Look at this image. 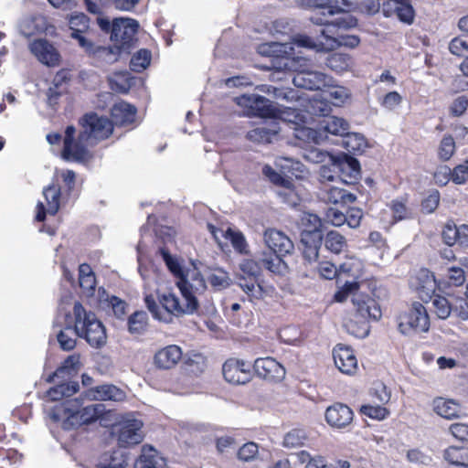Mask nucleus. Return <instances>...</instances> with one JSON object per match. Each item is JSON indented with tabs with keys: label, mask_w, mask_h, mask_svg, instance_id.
Segmentation results:
<instances>
[{
	"label": "nucleus",
	"mask_w": 468,
	"mask_h": 468,
	"mask_svg": "<svg viewBox=\"0 0 468 468\" xmlns=\"http://www.w3.org/2000/svg\"><path fill=\"white\" fill-rule=\"evenodd\" d=\"M162 258L169 271L178 279L176 282L180 296L165 291L166 281L160 273L151 275L142 273L144 299L153 317L163 323L172 322L173 316L189 315L196 313L199 306L197 293L207 288L201 272L196 267L186 268L177 258L166 250L161 251Z\"/></svg>",
	"instance_id": "f257e3e1"
},
{
	"label": "nucleus",
	"mask_w": 468,
	"mask_h": 468,
	"mask_svg": "<svg viewBox=\"0 0 468 468\" xmlns=\"http://www.w3.org/2000/svg\"><path fill=\"white\" fill-rule=\"evenodd\" d=\"M348 298L363 319H377L380 314L378 306V280L363 273L360 280L346 281L340 284L334 294V301L345 303Z\"/></svg>",
	"instance_id": "f03ea898"
},
{
	"label": "nucleus",
	"mask_w": 468,
	"mask_h": 468,
	"mask_svg": "<svg viewBox=\"0 0 468 468\" xmlns=\"http://www.w3.org/2000/svg\"><path fill=\"white\" fill-rule=\"evenodd\" d=\"M325 87L327 90L323 91V95L326 96L330 101L324 100L322 95H317L313 99H310L305 94L296 97L292 90L284 92L278 88L267 85L258 86L257 89L262 92L272 93L273 97L277 99H296L299 101L300 106L304 108V112H308L311 114H325L330 112L331 104L335 106H342L350 99L349 90L343 86L332 85L330 83L329 86Z\"/></svg>",
	"instance_id": "7ed1b4c3"
},
{
	"label": "nucleus",
	"mask_w": 468,
	"mask_h": 468,
	"mask_svg": "<svg viewBox=\"0 0 468 468\" xmlns=\"http://www.w3.org/2000/svg\"><path fill=\"white\" fill-rule=\"evenodd\" d=\"M102 411L103 406L101 404L82 407L80 400L69 399L56 405L49 417L63 429L70 430L95 421Z\"/></svg>",
	"instance_id": "20e7f679"
},
{
	"label": "nucleus",
	"mask_w": 468,
	"mask_h": 468,
	"mask_svg": "<svg viewBox=\"0 0 468 468\" xmlns=\"http://www.w3.org/2000/svg\"><path fill=\"white\" fill-rule=\"evenodd\" d=\"M73 314L75 334L84 338L92 347H101L106 344L107 335L102 323L91 312H87L77 302H67Z\"/></svg>",
	"instance_id": "39448f33"
},
{
	"label": "nucleus",
	"mask_w": 468,
	"mask_h": 468,
	"mask_svg": "<svg viewBox=\"0 0 468 468\" xmlns=\"http://www.w3.org/2000/svg\"><path fill=\"white\" fill-rule=\"evenodd\" d=\"M112 434L120 447L129 448L140 444L145 437L141 414L135 411L119 414L112 426Z\"/></svg>",
	"instance_id": "423d86ee"
},
{
	"label": "nucleus",
	"mask_w": 468,
	"mask_h": 468,
	"mask_svg": "<svg viewBox=\"0 0 468 468\" xmlns=\"http://www.w3.org/2000/svg\"><path fill=\"white\" fill-rule=\"evenodd\" d=\"M258 264L252 260H244L239 263L236 274L237 283L250 301L264 300L271 297L274 288L259 281L257 278Z\"/></svg>",
	"instance_id": "0eeeda50"
},
{
	"label": "nucleus",
	"mask_w": 468,
	"mask_h": 468,
	"mask_svg": "<svg viewBox=\"0 0 468 468\" xmlns=\"http://www.w3.org/2000/svg\"><path fill=\"white\" fill-rule=\"evenodd\" d=\"M69 27L71 30L70 37L76 40L80 48L89 54H99L106 62H113L118 58L119 48H97L95 45L84 37L90 28V21L88 16L80 12H73L67 16Z\"/></svg>",
	"instance_id": "6e6552de"
},
{
	"label": "nucleus",
	"mask_w": 468,
	"mask_h": 468,
	"mask_svg": "<svg viewBox=\"0 0 468 468\" xmlns=\"http://www.w3.org/2000/svg\"><path fill=\"white\" fill-rule=\"evenodd\" d=\"M303 110L286 107L279 113L278 120L282 121L284 124L291 126L296 139L305 144H318L325 139V135L321 131H316L306 124L312 120L310 112H306L308 115L302 114Z\"/></svg>",
	"instance_id": "1a4fd4ad"
},
{
	"label": "nucleus",
	"mask_w": 468,
	"mask_h": 468,
	"mask_svg": "<svg viewBox=\"0 0 468 468\" xmlns=\"http://www.w3.org/2000/svg\"><path fill=\"white\" fill-rule=\"evenodd\" d=\"M264 241L272 254L263 253L260 261L271 272H280L283 265L282 256L292 251L293 249L292 242L283 232L274 229L265 231Z\"/></svg>",
	"instance_id": "9d476101"
},
{
	"label": "nucleus",
	"mask_w": 468,
	"mask_h": 468,
	"mask_svg": "<svg viewBox=\"0 0 468 468\" xmlns=\"http://www.w3.org/2000/svg\"><path fill=\"white\" fill-rule=\"evenodd\" d=\"M303 35L294 37L291 43H263L258 47V53L264 57H271L273 58V68L277 70H286L287 69L294 68L295 56L300 54V48H303L299 46L297 38Z\"/></svg>",
	"instance_id": "9b49d317"
},
{
	"label": "nucleus",
	"mask_w": 468,
	"mask_h": 468,
	"mask_svg": "<svg viewBox=\"0 0 468 468\" xmlns=\"http://www.w3.org/2000/svg\"><path fill=\"white\" fill-rule=\"evenodd\" d=\"M63 144L62 157L78 162L89 160L91 157L90 149L94 146L82 129L78 132L73 126L67 127Z\"/></svg>",
	"instance_id": "f8f14e48"
},
{
	"label": "nucleus",
	"mask_w": 468,
	"mask_h": 468,
	"mask_svg": "<svg viewBox=\"0 0 468 468\" xmlns=\"http://www.w3.org/2000/svg\"><path fill=\"white\" fill-rule=\"evenodd\" d=\"M263 175L277 186L276 193L281 200L291 206H297L304 193L301 183L293 181L290 177H284L276 172L271 166L265 165L262 169Z\"/></svg>",
	"instance_id": "ddd939ff"
},
{
	"label": "nucleus",
	"mask_w": 468,
	"mask_h": 468,
	"mask_svg": "<svg viewBox=\"0 0 468 468\" xmlns=\"http://www.w3.org/2000/svg\"><path fill=\"white\" fill-rule=\"evenodd\" d=\"M289 70L295 71L292 82L298 88L307 90H321L329 86L332 79L323 72L310 69L306 65V61L300 57V54L295 56L294 68L288 69Z\"/></svg>",
	"instance_id": "4468645a"
},
{
	"label": "nucleus",
	"mask_w": 468,
	"mask_h": 468,
	"mask_svg": "<svg viewBox=\"0 0 468 468\" xmlns=\"http://www.w3.org/2000/svg\"><path fill=\"white\" fill-rule=\"evenodd\" d=\"M235 102L248 116H260L278 120L282 109L276 107L266 98L257 94H244L235 98Z\"/></svg>",
	"instance_id": "2eb2a0df"
},
{
	"label": "nucleus",
	"mask_w": 468,
	"mask_h": 468,
	"mask_svg": "<svg viewBox=\"0 0 468 468\" xmlns=\"http://www.w3.org/2000/svg\"><path fill=\"white\" fill-rule=\"evenodd\" d=\"M399 329L407 335L428 332L430 318L423 304L413 303L409 310L399 316Z\"/></svg>",
	"instance_id": "dca6fc26"
},
{
	"label": "nucleus",
	"mask_w": 468,
	"mask_h": 468,
	"mask_svg": "<svg viewBox=\"0 0 468 468\" xmlns=\"http://www.w3.org/2000/svg\"><path fill=\"white\" fill-rule=\"evenodd\" d=\"M80 124L84 134L94 145L98 142L109 138L113 131V125L110 119L96 113L86 114Z\"/></svg>",
	"instance_id": "f3484780"
},
{
	"label": "nucleus",
	"mask_w": 468,
	"mask_h": 468,
	"mask_svg": "<svg viewBox=\"0 0 468 468\" xmlns=\"http://www.w3.org/2000/svg\"><path fill=\"white\" fill-rule=\"evenodd\" d=\"M29 52L41 64L47 67H58L61 56L55 45L46 38H35L27 45Z\"/></svg>",
	"instance_id": "a211bd4d"
},
{
	"label": "nucleus",
	"mask_w": 468,
	"mask_h": 468,
	"mask_svg": "<svg viewBox=\"0 0 468 468\" xmlns=\"http://www.w3.org/2000/svg\"><path fill=\"white\" fill-rule=\"evenodd\" d=\"M360 40L356 36H338L326 37L325 40L319 39L317 42L314 41L307 36H302L297 38L299 46L306 47V48L315 49L317 51H329L335 49L338 46H346L348 48H355L358 46Z\"/></svg>",
	"instance_id": "6ab92c4d"
},
{
	"label": "nucleus",
	"mask_w": 468,
	"mask_h": 468,
	"mask_svg": "<svg viewBox=\"0 0 468 468\" xmlns=\"http://www.w3.org/2000/svg\"><path fill=\"white\" fill-rule=\"evenodd\" d=\"M56 324L65 326L58 334V341L64 350H71L76 346L74 322L70 316V304L62 303L59 309V314L57 317Z\"/></svg>",
	"instance_id": "aec40b11"
},
{
	"label": "nucleus",
	"mask_w": 468,
	"mask_h": 468,
	"mask_svg": "<svg viewBox=\"0 0 468 468\" xmlns=\"http://www.w3.org/2000/svg\"><path fill=\"white\" fill-rule=\"evenodd\" d=\"M18 27L21 35L26 37L37 34H45L50 37L57 36L56 27L43 15L25 16L19 22Z\"/></svg>",
	"instance_id": "412c9836"
},
{
	"label": "nucleus",
	"mask_w": 468,
	"mask_h": 468,
	"mask_svg": "<svg viewBox=\"0 0 468 468\" xmlns=\"http://www.w3.org/2000/svg\"><path fill=\"white\" fill-rule=\"evenodd\" d=\"M186 268L196 267L201 272L204 281H207L209 284L218 291L229 288L232 283L229 273L220 267H207L201 262H189L184 264Z\"/></svg>",
	"instance_id": "4be33fe9"
},
{
	"label": "nucleus",
	"mask_w": 468,
	"mask_h": 468,
	"mask_svg": "<svg viewBox=\"0 0 468 468\" xmlns=\"http://www.w3.org/2000/svg\"><path fill=\"white\" fill-rule=\"evenodd\" d=\"M329 161L332 165L337 168V177L345 184H352L356 181L360 175V165L356 159L341 154L330 155Z\"/></svg>",
	"instance_id": "5701e85b"
},
{
	"label": "nucleus",
	"mask_w": 468,
	"mask_h": 468,
	"mask_svg": "<svg viewBox=\"0 0 468 468\" xmlns=\"http://www.w3.org/2000/svg\"><path fill=\"white\" fill-rule=\"evenodd\" d=\"M139 28V23L130 17H119L112 20L111 39L121 48L128 46L134 38Z\"/></svg>",
	"instance_id": "b1692460"
},
{
	"label": "nucleus",
	"mask_w": 468,
	"mask_h": 468,
	"mask_svg": "<svg viewBox=\"0 0 468 468\" xmlns=\"http://www.w3.org/2000/svg\"><path fill=\"white\" fill-rule=\"evenodd\" d=\"M208 229L222 250L228 248L229 243H230L234 250L239 253L248 252V244L244 235L239 230L231 228L219 229L210 225L208 226Z\"/></svg>",
	"instance_id": "393cba45"
},
{
	"label": "nucleus",
	"mask_w": 468,
	"mask_h": 468,
	"mask_svg": "<svg viewBox=\"0 0 468 468\" xmlns=\"http://www.w3.org/2000/svg\"><path fill=\"white\" fill-rule=\"evenodd\" d=\"M410 287L426 301L431 299L437 289V282L432 272L427 269H420L410 280Z\"/></svg>",
	"instance_id": "a878e982"
},
{
	"label": "nucleus",
	"mask_w": 468,
	"mask_h": 468,
	"mask_svg": "<svg viewBox=\"0 0 468 468\" xmlns=\"http://www.w3.org/2000/svg\"><path fill=\"white\" fill-rule=\"evenodd\" d=\"M45 203L39 201L37 205L36 219L43 221L46 215H55L60 204V190L54 182L43 189Z\"/></svg>",
	"instance_id": "bb28decb"
},
{
	"label": "nucleus",
	"mask_w": 468,
	"mask_h": 468,
	"mask_svg": "<svg viewBox=\"0 0 468 468\" xmlns=\"http://www.w3.org/2000/svg\"><path fill=\"white\" fill-rule=\"evenodd\" d=\"M222 372L226 381L231 384H245L251 378L250 365L236 358L227 360Z\"/></svg>",
	"instance_id": "cd10ccee"
},
{
	"label": "nucleus",
	"mask_w": 468,
	"mask_h": 468,
	"mask_svg": "<svg viewBox=\"0 0 468 468\" xmlns=\"http://www.w3.org/2000/svg\"><path fill=\"white\" fill-rule=\"evenodd\" d=\"M311 20L314 24L325 26V28L322 31V40H325L326 37L338 36L337 30L352 28L357 24L356 19L348 13L342 14L341 16L335 18L334 21H328L320 16H312Z\"/></svg>",
	"instance_id": "c85d7f7f"
},
{
	"label": "nucleus",
	"mask_w": 468,
	"mask_h": 468,
	"mask_svg": "<svg viewBox=\"0 0 468 468\" xmlns=\"http://www.w3.org/2000/svg\"><path fill=\"white\" fill-rule=\"evenodd\" d=\"M253 367L259 377L270 381H281L286 373L282 365L270 356L257 358Z\"/></svg>",
	"instance_id": "c756f323"
},
{
	"label": "nucleus",
	"mask_w": 468,
	"mask_h": 468,
	"mask_svg": "<svg viewBox=\"0 0 468 468\" xmlns=\"http://www.w3.org/2000/svg\"><path fill=\"white\" fill-rule=\"evenodd\" d=\"M182 349L176 345H169L158 349L153 356V365L160 370H170L182 359Z\"/></svg>",
	"instance_id": "7c9ffc66"
},
{
	"label": "nucleus",
	"mask_w": 468,
	"mask_h": 468,
	"mask_svg": "<svg viewBox=\"0 0 468 468\" xmlns=\"http://www.w3.org/2000/svg\"><path fill=\"white\" fill-rule=\"evenodd\" d=\"M335 367L346 375H354L357 370V359L354 351L344 345H337L333 349Z\"/></svg>",
	"instance_id": "2f4dec72"
},
{
	"label": "nucleus",
	"mask_w": 468,
	"mask_h": 468,
	"mask_svg": "<svg viewBox=\"0 0 468 468\" xmlns=\"http://www.w3.org/2000/svg\"><path fill=\"white\" fill-rule=\"evenodd\" d=\"M322 221L315 214L304 212L300 219L301 241L308 244L313 238L314 242L322 241Z\"/></svg>",
	"instance_id": "473e14b6"
},
{
	"label": "nucleus",
	"mask_w": 468,
	"mask_h": 468,
	"mask_svg": "<svg viewBox=\"0 0 468 468\" xmlns=\"http://www.w3.org/2000/svg\"><path fill=\"white\" fill-rule=\"evenodd\" d=\"M324 417L331 427L343 429L352 422L354 413L348 406L335 403L326 409Z\"/></svg>",
	"instance_id": "72a5a7b5"
},
{
	"label": "nucleus",
	"mask_w": 468,
	"mask_h": 468,
	"mask_svg": "<svg viewBox=\"0 0 468 468\" xmlns=\"http://www.w3.org/2000/svg\"><path fill=\"white\" fill-rule=\"evenodd\" d=\"M360 265V261L356 259H350L341 264L338 269L329 261H322L319 263L318 272L322 278L327 280L334 279L335 277L342 274L355 276V271L357 270Z\"/></svg>",
	"instance_id": "f704fd0d"
},
{
	"label": "nucleus",
	"mask_w": 468,
	"mask_h": 468,
	"mask_svg": "<svg viewBox=\"0 0 468 468\" xmlns=\"http://www.w3.org/2000/svg\"><path fill=\"white\" fill-rule=\"evenodd\" d=\"M87 396L93 400H111L115 402L124 401L127 398L125 390L112 384H103L91 388L87 391Z\"/></svg>",
	"instance_id": "c9c22d12"
},
{
	"label": "nucleus",
	"mask_w": 468,
	"mask_h": 468,
	"mask_svg": "<svg viewBox=\"0 0 468 468\" xmlns=\"http://www.w3.org/2000/svg\"><path fill=\"white\" fill-rule=\"evenodd\" d=\"M134 468H167L165 458L153 446L145 444L134 463Z\"/></svg>",
	"instance_id": "e433bc0d"
},
{
	"label": "nucleus",
	"mask_w": 468,
	"mask_h": 468,
	"mask_svg": "<svg viewBox=\"0 0 468 468\" xmlns=\"http://www.w3.org/2000/svg\"><path fill=\"white\" fill-rule=\"evenodd\" d=\"M393 12L397 14L399 21L411 25L415 19V11L410 0H389L383 8L385 16H388Z\"/></svg>",
	"instance_id": "4c0bfd02"
},
{
	"label": "nucleus",
	"mask_w": 468,
	"mask_h": 468,
	"mask_svg": "<svg viewBox=\"0 0 468 468\" xmlns=\"http://www.w3.org/2000/svg\"><path fill=\"white\" fill-rule=\"evenodd\" d=\"M441 236L445 244L449 246L458 244L468 247V225L456 226L453 223H447L443 227Z\"/></svg>",
	"instance_id": "58836bf2"
},
{
	"label": "nucleus",
	"mask_w": 468,
	"mask_h": 468,
	"mask_svg": "<svg viewBox=\"0 0 468 468\" xmlns=\"http://www.w3.org/2000/svg\"><path fill=\"white\" fill-rule=\"evenodd\" d=\"M281 130L282 128L279 126V123L271 122L268 126L257 127L250 131L247 137L249 140L255 143H271L277 137Z\"/></svg>",
	"instance_id": "ea45409f"
},
{
	"label": "nucleus",
	"mask_w": 468,
	"mask_h": 468,
	"mask_svg": "<svg viewBox=\"0 0 468 468\" xmlns=\"http://www.w3.org/2000/svg\"><path fill=\"white\" fill-rule=\"evenodd\" d=\"M432 408L436 414L447 420L459 417L460 406L453 399L436 398L432 401Z\"/></svg>",
	"instance_id": "a19ab883"
},
{
	"label": "nucleus",
	"mask_w": 468,
	"mask_h": 468,
	"mask_svg": "<svg viewBox=\"0 0 468 468\" xmlns=\"http://www.w3.org/2000/svg\"><path fill=\"white\" fill-rule=\"evenodd\" d=\"M112 116L116 124L128 125L135 121L136 109L129 103L121 101L112 107Z\"/></svg>",
	"instance_id": "79ce46f5"
},
{
	"label": "nucleus",
	"mask_w": 468,
	"mask_h": 468,
	"mask_svg": "<svg viewBox=\"0 0 468 468\" xmlns=\"http://www.w3.org/2000/svg\"><path fill=\"white\" fill-rule=\"evenodd\" d=\"M321 131L324 135L325 133L333 135L344 136L349 130V124L342 118L329 116L321 122Z\"/></svg>",
	"instance_id": "37998d69"
},
{
	"label": "nucleus",
	"mask_w": 468,
	"mask_h": 468,
	"mask_svg": "<svg viewBox=\"0 0 468 468\" xmlns=\"http://www.w3.org/2000/svg\"><path fill=\"white\" fill-rule=\"evenodd\" d=\"M335 0H299L300 5L305 7H318L327 10V15L334 16L345 10V7L349 6L347 0H342V5H335Z\"/></svg>",
	"instance_id": "c03bdc74"
},
{
	"label": "nucleus",
	"mask_w": 468,
	"mask_h": 468,
	"mask_svg": "<svg viewBox=\"0 0 468 468\" xmlns=\"http://www.w3.org/2000/svg\"><path fill=\"white\" fill-rule=\"evenodd\" d=\"M80 286L87 296L93 294L96 280L90 265L81 264L79 268Z\"/></svg>",
	"instance_id": "a18cd8bd"
},
{
	"label": "nucleus",
	"mask_w": 468,
	"mask_h": 468,
	"mask_svg": "<svg viewBox=\"0 0 468 468\" xmlns=\"http://www.w3.org/2000/svg\"><path fill=\"white\" fill-rule=\"evenodd\" d=\"M108 80L111 89L121 93H125L130 90L133 80L127 71L114 72Z\"/></svg>",
	"instance_id": "49530a36"
},
{
	"label": "nucleus",
	"mask_w": 468,
	"mask_h": 468,
	"mask_svg": "<svg viewBox=\"0 0 468 468\" xmlns=\"http://www.w3.org/2000/svg\"><path fill=\"white\" fill-rule=\"evenodd\" d=\"M324 199L335 205H343L354 202L356 197L353 194L348 193L343 188L331 186L326 189Z\"/></svg>",
	"instance_id": "de8ad7c7"
},
{
	"label": "nucleus",
	"mask_w": 468,
	"mask_h": 468,
	"mask_svg": "<svg viewBox=\"0 0 468 468\" xmlns=\"http://www.w3.org/2000/svg\"><path fill=\"white\" fill-rule=\"evenodd\" d=\"M80 367V360L79 355L69 356L62 364V366L49 378L48 381L54 378L69 377L78 372Z\"/></svg>",
	"instance_id": "09e8293b"
},
{
	"label": "nucleus",
	"mask_w": 468,
	"mask_h": 468,
	"mask_svg": "<svg viewBox=\"0 0 468 468\" xmlns=\"http://www.w3.org/2000/svg\"><path fill=\"white\" fill-rule=\"evenodd\" d=\"M147 324V314L144 311L135 312L128 319V330L133 335H141L146 330Z\"/></svg>",
	"instance_id": "8fccbe9b"
},
{
	"label": "nucleus",
	"mask_w": 468,
	"mask_h": 468,
	"mask_svg": "<svg viewBox=\"0 0 468 468\" xmlns=\"http://www.w3.org/2000/svg\"><path fill=\"white\" fill-rule=\"evenodd\" d=\"M79 385L76 382L65 383L50 388L47 396L51 400H58L63 397H69L78 391Z\"/></svg>",
	"instance_id": "3c124183"
},
{
	"label": "nucleus",
	"mask_w": 468,
	"mask_h": 468,
	"mask_svg": "<svg viewBox=\"0 0 468 468\" xmlns=\"http://www.w3.org/2000/svg\"><path fill=\"white\" fill-rule=\"evenodd\" d=\"M306 441L307 435L303 430L293 429L284 435L282 444L286 448H296L303 446Z\"/></svg>",
	"instance_id": "603ef678"
},
{
	"label": "nucleus",
	"mask_w": 468,
	"mask_h": 468,
	"mask_svg": "<svg viewBox=\"0 0 468 468\" xmlns=\"http://www.w3.org/2000/svg\"><path fill=\"white\" fill-rule=\"evenodd\" d=\"M100 303L101 308H111L114 315L118 318H122L126 310V304L123 301L120 300L117 297L112 296L111 298L107 295L104 298V292H102V296L100 300Z\"/></svg>",
	"instance_id": "864d4df0"
},
{
	"label": "nucleus",
	"mask_w": 468,
	"mask_h": 468,
	"mask_svg": "<svg viewBox=\"0 0 468 468\" xmlns=\"http://www.w3.org/2000/svg\"><path fill=\"white\" fill-rule=\"evenodd\" d=\"M324 245L327 250L334 253H340L346 247V241L344 236L336 231H330L324 239Z\"/></svg>",
	"instance_id": "5fc2aeb1"
},
{
	"label": "nucleus",
	"mask_w": 468,
	"mask_h": 468,
	"mask_svg": "<svg viewBox=\"0 0 468 468\" xmlns=\"http://www.w3.org/2000/svg\"><path fill=\"white\" fill-rule=\"evenodd\" d=\"M343 140V145L347 151L353 153L362 152L367 147V142L363 135L359 133H348L345 134Z\"/></svg>",
	"instance_id": "6e6d98bb"
},
{
	"label": "nucleus",
	"mask_w": 468,
	"mask_h": 468,
	"mask_svg": "<svg viewBox=\"0 0 468 468\" xmlns=\"http://www.w3.org/2000/svg\"><path fill=\"white\" fill-rule=\"evenodd\" d=\"M275 165L281 170L284 177H289L287 174H291L298 177L296 172L301 171L302 165L293 159L287 157H279L275 161Z\"/></svg>",
	"instance_id": "4d7b16f0"
},
{
	"label": "nucleus",
	"mask_w": 468,
	"mask_h": 468,
	"mask_svg": "<svg viewBox=\"0 0 468 468\" xmlns=\"http://www.w3.org/2000/svg\"><path fill=\"white\" fill-rule=\"evenodd\" d=\"M351 59L347 55L335 53L327 58V66L336 71L343 72L351 67Z\"/></svg>",
	"instance_id": "13d9d810"
},
{
	"label": "nucleus",
	"mask_w": 468,
	"mask_h": 468,
	"mask_svg": "<svg viewBox=\"0 0 468 468\" xmlns=\"http://www.w3.org/2000/svg\"><path fill=\"white\" fill-rule=\"evenodd\" d=\"M455 142L451 135H445L440 142L438 156L442 161H448L455 153Z\"/></svg>",
	"instance_id": "bf43d9fd"
},
{
	"label": "nucleus",
	"mask_w": 468,
	"mask_h": 468,
	"mask_svg": "<svg viewBox=\"0 0 468 468\" xmlns=\"http://www.w3.org/2000/svg\"><path fill=\"white\" fill-rule=\"evenodd\" d=\"M259 454V446L253 441L244 443L238 451V459L242 462H252Z\"/></svg>",
	"instance_id": "052dcab7"
},
{
	"label": "nucleus",
	"mask_w": 468,
	"mask_h": 468,
	"mask_svg": "<svg viewBox=\"0 0 468 468\" xmlns=\"http://www.w3.org/2000/svg\"><path fill=\"white\" fill-rule=\"evenodd\" d=\"M151 60V54L145 49L139 50L131 59V68L134 71H142L146 69Z\"/></svg>",
	"instance_id": "680f3d73"
},
{
	"label": "nucleus",
	"mask_w": 468,
	"mask_h": 468,
	"mask_svg": "<svg viewBox=\"0 0 468 468\" xmlns=\"http://www.w3.org/2000/svg\"><path fill=\"white\" fill-rule=\"evenodd\" d=\"M432 305L439 318L446 319L451 314L452 306L445 297L436 295L432 300Z\"/></svg>",
	"instance_id": "e2e57ef3"
},
{
	"label": "nucleus",
	"mask_w": 468,
	"mask_h": 468,
	"mask_svg": "<svg viewBox=\"0 0 468 468\" xmlns=\"http://www.w3.org/2000/svg\"><path fill=\"white\" fill-rule=\"evenodd\" d=\"M449 50L455 56H463L468 52V36L457 37L449 44Z\"/></svg>",
	"instance_id": "0e129e2a"
},
{
	"label": "nucleus",
	"mask_w": 468,
	"mask_h": 468,
	"mask_svg": "<svg viewBox=\"0 0 468 468\" xmlns=\"http://www.w3.org/2000/svg\"><path fill=\"white\" fill-rule=\"evenodd\" d=\"M452 181L456 185H463L468 181V157L452 169Z\"/></svg>",
	"instance_id": "69168bd1"
},
{
	"label": "nucleus",
	"mask_w": 468,
	"mask_h": 468,
	"mask_svg": "<svg viewBox=\"0 0 468 468\" xmlns=\"http://www.w3.org/2000/svg\"><path fill=\"white\" fill-rule=\"evenodd\" d=\"M407 460L416 465H428L431 462L430 455L424 453L419 449H411L407 451Z\"/></svg>",
	"instance_id": "338daca9"
},
{
	"label": "nucleus",
	"mask_w": 468,
	"mask_h": 468,
	"mask_svg": "<svg viewBox=\"0 0 468 468\" xmlns=\"http://www.w3.org/2000/svg\"><path fill=\"white\" fill-rule=\"evenodd\" d=\"M444 458L454 466L458 467L464 463L465 458L463 454V451L457 447H450L445 451Z\"/></svg>",
	"instance_id": "774afa93"
}]
</instances>
